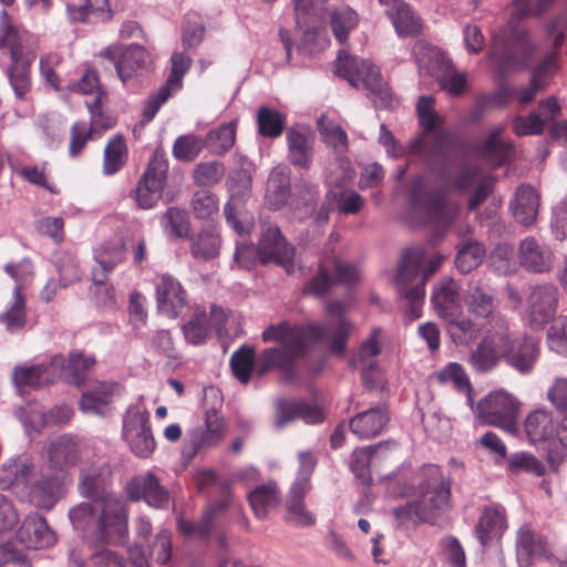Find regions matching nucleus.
I'll return each instance as SVG.
<instances>
[{"mask_svg":"<svg viewBox=\"0 0 567 567\" xmlns=\"http://www.w3.org/2000/svg\"><path fill=\"white\" fill-rule=\"evenodd\" d=\"M112 470L107 464L82 468L79 494L89 501L69 509L73 529L92 548L117 545L127 535L128 513L123 496L111 491Z\"/></svg>","mask_w":567,"mask_h":567,"instance_id":"obj_1","label":"nucleus"},{"mask_svg":"<svg viewBox=\"0 0 567 567\" xmlns=\"http://www.w3.org/2000/svg\"><path fill=\"white\" fill-rule=\"evenodd\" d=\"M555 0H513L512 12L505 27L494 35L489 54L491 64L499 73L523 65L534 52L520 22L543 16Z\"/></svg>","mask_w":567,"mask_h":567,"instance_id":"obj_2","label":"nucleus"},{"mask_svg":"<svg viewBox=\"0 0 567 567\" xmlns=\"http://www.w3.org/2000/svg\"><path fill=\"white\" fill-rule=\"evenodd\" d=\"M0 487L13 492L27 489L30 501L44 509H51L65 495L58 472L37 464L28 454L10 458L0 466Z\"/></svg>","mask_w":567,"mask_h":567,"instance_id":"obj_3","label":"nucleus"},{"mask_svg":"<svg viewBox=\"0 0 567 567\" xmlns=\"http://www.w3.org/2000/svg\"><path fill=\"white\" fill-rule=\"evenodd\" d=\"M264 342H279V347L265 349L260 354L257 374L264 375L270 369H279L286 381L296 378V363L307 352L303 328L282 321L269 326L262 333Z\"/></svg>","mask_w":567,"mask_h":567,"instance_id":"obj_4","label":"nucleus"},{"mask_svg":"<svg viewBox=\"0 0 567 567\" xmlns=\"http://www.w3.org/2000/svg\"><path fill=\"white\" fill-rule=\"evenodd\" d=\"M410 203L412 210L421 217L422 223L434 227L432 243L439 241L445 236L458 213V207L447 202L441 192L429 190L425 178L422 176L416 177L413 182Z\"/></svg>","mask_w":567,"mask_h":567,"instance_id":"obj_5","label":"nucleus"},{"mask_svg":"<svg viewBox=\"0 0 567 567\" xmlns=\"http://www.w3.org/2000/svg\"><path fill=\"white\" fill-rule=\"evenodd\" d=\"M336 74L346 79L353 87H364L379 97L381 106H389L392 96L378 66L368 60L357 59L340 51L336 61Z\"/></svg>","mask_w":567,"mask_h":567,"instance_id":"obj_6","label":"nucleus"},{"mask_svg":"<svg viewBox=\"0 0 567 567\" xmlns=\"http://www.w3.org/2000/svg\"><path fill=\"white\" fill-rule=\"evenodd\" d=\"M416 112L423 133L410 143V153L429 156L441 152L449 143L450 134L443 125V117L434 110V97L421 96Z\"/></svg>","mask_w":567,"mask_h":567,"instance_id":"obj_7","label":"nucleus"},{"mask_svg":"<svg viewBox=\"0 0 567 567\" xmlns=\"http://www.w3.org/2000/svg\"><path fill=\"white\" fill-rule=\"evenodd\" d=\"M419 502L430 520L435 524L439 516L450 505L451 482L446 478L440 466L435 464L424 465L417 474Z\"/></svg>","mask_w":567,"mask_h":567,"instance_id":"obj_8","label":"nucleus"},{"mask_svg":"<svg viewBox=\"0 0 567 567\" xmlns=\"http://www.w3.org/2000/svg\"><path fill=\"white\" fill-rule=\"evenodd\" d=\"M519 401L504 390L488 393L478 401L476 416L482 424L502 429L511 435H518Z\"/></svg>","mask_w":567,"mask_h":567,"instance_id":"obj_9","label":"nucleus"},{"mask_svg":"<svg viewBox=\"0 0 567 567\" xmlns=\"http://www.w3.org/2000/svg\"><path fill=\"white\" fill-rule=\"evenodd\" d=\"M498 343L502 358L520 374H529L539 354L538 340L530 336L512 338L508 323L499 318Z\"/></svg>","mask_w":567,"mask_h":567,"instance_id":"obj_10","label":"nucleus"},{"mask_svg":"<svg viewBox=\"0 0 567 567\" xmlns=\"http://www.w3.org/2000/svg\"><path fill=\"white\" fill-rule=\"evenodd\" d=\"M444 257L440 254H430L422 246H414L403 250L401 260L393 272L394 284H425L435 274Z\"/></svg>","mask_w":567,"mask_h":567,"instance_id":"obj_11","label":"nucleus"},{"mask_svg":"<svg viewBox=\"0 0 567 567\" xmlns=\"http://www.w3.org/2000/svg\"><path fill=\"white\" fill-rule=\"evenodd\" d=\"M122 437L138 458H148L156 449L150 413L142 405H131L123 416Z\"/></svg>","mask_w":567,"mask_h":567,"instance_id":"obj_12","label":"nucleus"},{"mask_svg":"<svg viewBox=\"0 0 567 567\" xmlns=\"http://www.w3.org/2000/svg\"><path fill=\"white\" fill-rule=\"evenodd\" d=\"M296 10V23L303 30L301 48L312 53L317 49L327 45L326 34L319 30L327 10L326 4L329 0H293Z\"/></svg>","mask_w":567,"mask_h":567,"instance_id":"obj_13","label":"nucleus"},{"mask_svg":"<svg viewBox=\"0 0 567 567\" xmlns=\"http://www.w3.org/2000/svg\"><path fill=\"white\" fill-rule=\"evenodd\" d=\"M258 257L261 265H277L288 275L300 269L296 260L295 247L286 240L276 226H268L264 229L258 244Z\"/></svg>","mask_w":567,"mask_h":567,"instance_id":"obj_14","label":"nucleus"},{"mask_svg":"<svg viewBox=\"0 0 567 567\" xmlns=\"http://www.w3.org/2000/svg\"><path fill=\"white\" fill-rule=\"evenodd\" d=\"M225 429L220 413L214 408L206 410L203 422L188 430L185 451L194 456L216 447L225 435Z\"/></svg>","mask_w":567,"mask_h":567,"instance_id":"obj_15","label":"nucleus"},{"mask_svg":"<svg viewBox=\"0 0 567 567\" xmlns=\"http://www.w3.org/2000/svg\"><path fill=\"white\" fill-rule=\"evenodd\" d=\"M128 498L133 502L144 501L156 509H167L171 504V493L162 485L161 480L152 472L132 477L125 486Z\"/></svg>","mask_w":567,"mask_h":567,"instance_id":"obj_16","label":"nucleus"},{"mask_svg":"<svg viewBox=\"0 0 567 567\" xmlns=\"http://www.w3.org/2000/svg\"><path fill=\"white\" fill-rule=\"evenodd\" d=\"M64 363L65 358L62 354H56L45 363L17 365L12 372L13 383L19 389L33 390L48 385L61 377Z\"/></svg>","mask_w":567,"mask_h":567,"instance_id":"obj_17","label":"nucleus"},{"mask_svg":"<svg viewBox=\"0 0 567 567\" xmlns=\"http://www.w3.org/2000/svg\"><path fill=\"white\" fill-rule=\"evenodd\" d=\"M220 498L207 506L198 522H189L183 518L177 519L178 530L186 536L207 538L216 523V519L226 512L231 501L230 483H220Z\"/></svg>","mask_w":567,"mask_h":567,"instance_id":"obj_18","label":"nucleus"},{"mask_svg":"<svg viewBox=\"0 0 567 567\" xmlns=\"http://www.w3.org/2000/svg\"><path fill=\"white\" fill-rule=\"evenodd\" d=\"M80 462V450L73 436L62 434L45 442L42 463L49 470L65 473Z\"/></svg>","mask_w":567,"mask_h":567,"instance_id":"obj_19","label":"nucleus"},{"mask_svg":"<svg viewBox=\"0 0 567 567\" xmlns=\"http://www.w3.org/2000/svg\"><path fill=\"white\" fill-rule=\"evenodd\" d=\"M100 55L114 64L123 83L135 76L144 68L148 58L146 50L138 44L110 45Z\"/></svg>","mask_w":567,"mask_h":567,"instance_id":"obj_20","label":"nucleus"},{"mask_svg":"<svg viewBox=\"0 0 567 567\" xmlns=\"http://www.w3.org/2000/svg\"><path fill=\"white\" fill-rule=\"evenodd\" d=\"M190 66V58L185 53H174L172 55V72L165 85L159 87L156 94L151 96L144 109V121L150 122L154 118L162 104H164L173 92L182 89L183 76Z\"/></svg>","mask_w":567,"mask_h":567,"instance_id":"obj_21","label":"nucleus"},{"mask_svg":"<svg viewBox=\"0 0 567 567\" xmlns=\"http://www.w3.org/2000/svg\"><path fill=\"white\" fill-rule=\"evenodd\" d=\"M311 488L307 477L297 478L287 495L285 520L296 527H311L316 524V516L307 509L305 497Z\"/></svg>","mask_w":567,"mask_h":567,"instance_id":"obj_22","label":"nucleus"},{"mask_svg":"<svg viewBox=\"0 0 567 567\" xmlns=\"http://www.w3.org/2000/svg\"><path fill=\"white\" fill-rule=\"evenodd\" d=\"M167 164L158 158L150 162L136 187V202L143 209L152 208L161 198Z\"/></svg>","mask_w":567,"mask_h":567,"instance_id":"obj_23","label":"nucleus"},{"mask_svg":"<svg viewBox=\"0 0 567 567\" xmlns=\"http://www.w3.org/2000/svg\"><path fill=\"white\" fill-rule=\"evenodd\" d=\"M456 187L462 192L471 193L468 209H476L491 194L493 186L492 175L477 166L465 167L456 178Z\"/></svg>","mask_w":567,"mask_h":567,"instance_id":"obj_24","label":"nucleus"},{"mask_svg":"<svg viewBox=\"0 0 567 567\" xmlns=\"http://www.w3.org/2000/svg\"><path fill=\"white\" fill-rule=\"evenodd\" d=\"M529 321L534 329H540L556 312L557 291L555 286H528Z\"/></svg>","mask_w":567,"mask_h":567,"instance_id":"obj_25","label":"nucleus"},{"mask_svg":"<svg viewBox=\"0 0 567 567\" xmlns=\"http://www.w3.org/2000/svg\"><path fill=\"white\" fill-rule=\"evenodd\" d=\"M498 324L499 318L470 354L468 362L476 373H488L499 363L502 353L498 343Z\"/></svg>","mask_w":567,"mask_h":567,"instance_id":"obj_26","label":"nucleus"},{"mask_svg":"<svg viewBox=\"0 0 567 567\" xmlns=\"http://www.w3.org/2000/svg\"><path fill=\"white\" fill-rule=\"evenodd\" d=\"M18 543L30 549L47 548L55 543V534L38 513L25 516L16 533Z\"/></svg>","mask_w":567,"mask_h":567,"instance_id":"obj_27","label":"nucleus"},{"mask_svg":"<svg viewBox=\"0 0 567 567\" xmlns=\"http://www.w3.org/2000/svg\"><path fill=\"white\" fill-rule=\"evenodd\" d=\"M234 209L233 200L228 202L224 208L227 223L240 237H243V240H238L236 244L234 259L240 268L249 270L259 262L258 246L255 247L251 243L245 239L250 231L251 224L239 220Z\"/></svg>","mask_w":567,"mask_h":567,"instance_id":"obj_28","label":"nucleus"},{"mask_svg":"<svg viewBox=\"0 0 567 567\" xmlns=\"http://www.w3.org/2000/svg\"><path fill=\"white\" fill-rule=\"evenodd\" d=\"M288 158L293 166L308 169L312 164L315 136L307 126L296 125L287 132Z\"/></svg>","mask_w":567,"mask_h":567,"instance_id":"obj_29","label":"nucleus"},{"mask_svg":"<svg viewBox=\"0 0 567 567\" xmlns=\"http://www.w3.org/2000/svg\"><path fill=\"white\" fill-rule=\"evenodd\" d=\"M302 420L307 424H318L323 421V413L319 406L306 401L277 402L276 426L284 429L296 420Z\"/></svg>","mask_w":567,"mask_h":567,"instance_id":"obj_30","label":"nucleus"},{"mask_svg":"<svg viewBox=\"0 0 567 567\" xmlns=\"http://www.w3.org/2000/svg\"><path fill=\"white\" fill-rule=\"evenodd\" d=\"M524 432L530 444L551 446L555 444L557 426L550 412L538 409L526 416Z\"/></svg>","mask_w":567,"mask_h":567,"instance_id":"obj_31","label":"nucleus"},{"mask_svg":"<svg viewBox=\"0 0 567 567\" xmlns=\"http://www.w3.org/2000/svg\"><path fill=\"white\" fill-rule=\"evenodd\" d=\"M389 419V412L384 405L374 406L351 417L349 427L359 439H373L383 432Z\"/></svg>","mask_w":567,"mask_h":567,"instance_id":"obj_32","label":"nucleus"},{"mask_svg":"<svg viewBox=\"0 0 567 567\" xmlns=\"http://www.w3.org/2000/svg\"><path fill=\"white\" fill-rule=\"evenodd\" d=\"M548 544L542 535L530 530L527 525H524L518 529L516 555L520 567H529L537 558H548Z\"/></svg>","mask_w":567,"mask_h":567,"instance_id":"obj_33","label":"nucleus"},{"mask_svg":"<svg viewBox=\"0 0 567 567\" xmlns=\"http://www.w3.org/2000/svg\"><path fill=\"white\" fill-rule=\"evenodd\" d=\"M506 528L504 507L493 504L484 507L475 527V534L480 544L485 547L494 538L501 537Z\"/></svg>","mask_w":567,"mask_h":567,"instance_id":"obj_34","label":"nucleus"},{"mask_svg":"<svg viewBox=\"0 0 567 567\" xmlns=\"http://www.w3.org/2000/svg\"><path fill=\"white\" fill-rule=\"evenodd\" d=\"M539 207V194L530 185H520L517 188L512 209L517 223L530 226L535 223Z\"/></svg>","mask_w":567,"mask_h":567,"instance_id":"obj_35","label":"nucleus"},{"mask_svg":"<svg viewBox=\"0 0 567 567\" xmlns=\"http://www.w3.org/2000/svg\"><path fill=\"white\" fill-rule=\"evenodd\" d=\"M519 259L523 266L535 272L549 270L553 262L551 250L530 237L520 243Z\"/></svg>","mask_w":567,"mask_h":567,"instance_id":"obj_36","label":"nucleus"},{"mask_svg":"<svg viewBox=\"0 0 567 567\" xmlns=\"http://www.w3.org/2000/svg\"><path fill=\"white\" fill-rule=\"evenodd\" d=\"M248 501L255 516L264 519L280 504V493L276 482H268L248 493Z\"/></svg>","mask_w":567,"mask_h":567,"instance_id":"obj_37","label":"nucleus"},{"mask_svg":"<svg viewBox=\"0 0 567 567\" xmlns=\"http://www.w3.org/2000/svg\"><path fill=\"white\" fill-rule=\"evenodd\" d=\"M359 280H361V271L355 265L333 260L331 265H320L313 284H355Z\"/></svg>","mask_w":567,"mask_h":567,"instance_id":"obj_38","label":"nucleus"},{"mask_svg":"<svg viewBox=\"0 0 567 567\" xmlns=\"http://www.w3.org/2000/svg\"><path fill=\"white\" fill-rule=\"evenodd\" d=\"M290 193V168L277 165L270 173L267 183V203L271 209H278L288 199Z\"/></svg>","mask_w":567,"mask_h":567,"instance_id":"obj_39","label":"nucleus"},{"mask_svg":"<svg viewBox=\"0 0 567 567\" xmlns=\"http://www.w3.org/2000/svg\"><path fill=\"white\" fill-rule=\"evenodd\" d=\"M416 61L420 74H427L439 81L452 66L449 58L437 48L430 45L420 47L416 52Z\"/></svg>","mask_w":567,"mask_h":567,"instance_id":"obj_40","label":"nucleus"},{"mask_svg":"<svg viewBox=\"0 0 567 567\" xmlns=\"http://www.w3.org/2000/svg\"><path fill=\"white\" fill-rule=\"evenodd\" d=\"M383 6L400 37L412 35L419 31V19L405 2L402 0H390V4Z\"/></svg>","mask_w":567,"mask_h":567,"instance_id":"obj_41","label":"nucleus"},{"mask_svg":"<svg viewBox=\"0 0 567 567\" xmlns=\"http://www.w3.org/2000/svg\"><path fill=\"white\" fill-rule=\"evenodd\" d=\"M114 384L99 383L92 390L84 392L80 400V410L83 413L105 416L112 402Z\"/></svg>","mask_w":567,"mask_h":567,"instance_id":"obj_42","label":"nucleus"},{"mask_svg":"<svg viewBox=\"0 0 567 567\" xmlns=\"http://www.w3.org/2000/svg\"><path fill=\"white\" fill-rule=\"evenodd\" d=\"M3 49L9 52L11 62H21L30 56L24 54L22 35L4 10L0 13V50Z\"/></svg>","mask_w":567,"mask_h":567,"instance_id":"obj_43","label":"nucleus"},{"mask_svg":"<svg viewBox=\"0 0 567 567\" xmlns=\"http://www.w3.org/2000/svg\"><path fill=\"white\" fill-rule=\"evenodd\" d=\"M220 245L219 231L209 223L192 238L190 252L196 258L213 259L218 256Z\"/></svg>","mask_w":567,"mask_h":567,"instance_id":"obj_44","label":"nucleus"},{"mask_svg":"<svg viewBox=\"0 0 567 567\" xmlns=\"http://www.w3.org/2000/svg\"><path fill=\"white\" fill-rule=\"evenodd\" d=\"M502 132L503 127L493 130L480 147L481 156L494 167L503 165L512 154V145L502 138Z\"/></svg>","mask_w":567,"mask_h":567,"instance_id":"obj_45","label":"nucleus"},{"mask_svg":"<svg viewBox=\"0 0 567 567\" xmlns=\"http://www.w3.org/2000/svg\"><path fill=\"white\" fill-rule=\"evenodd\" d=\"M0 324L9 333H17L27 324L25 298L19 286L13 291L10 305L0 313Z\"/></svg>","mask_w":567,"mask_h":567,"instance_id":"obj_46","label":"nucleus"},{"mask_svg":"<svg viewBox=\"0 0 567 567\" xmlns=\"http://www.w3.org/2000/svg\"><path fill=\"white\" fill-rule=\"evenodd\" d=\"M187 305L183 286H157V308L168 318H176Z\"/></svg>","mask_w":567,"mask_h":567,"instance_id":"obj_47","label":"nucleus"},{"mask_svg":"<svg viewBox=\"0 0 567 567\" xmlns=\"http://www.w3.org/2000/svg\"><path fill=\"white\" fill-rule=\"evenodd\" d=\"M391 515L394 519V526L399 530L415 529L422 523L430 524L425 511L422 509L416 499L394 506L391 509Z\"/></svg>","mask_w":567,"mask_h":567,"instance_id":"obj_48","label":"nucleus"},{"mask_svg":"<svg viewBox=\"0 0 567 567\" xmlns=\"http://www.w3.org/2000/svg\"><path fill=\"white\" fill-rule=\"evenodd\" d=\"M431 300L439 316L445 320L455 317L461 309V298L456 286H436Z\"/></svg>","mask_w":567,"mask_h":567,"instance_id":"obj_49","label":"nucleus"},{"mask_svg":"<svg viewBox=\"0 0 567 567\" xmlns=\"http://www.w3.org/2000/svg\"><path fill=\"white\" fill-rule=\"evenodd\" d=\"M485 256V248L481 243L473 239H464L457 249L455 266L463 274L471 272L478 267Z\"/></svg>","mask_w":567,"mask_h":567,"instance_id":"obj_50","label":"nucleus"},{"mask_svg":"<svg viewBox=\"0 0 567 567\" xmlns=\"http://www.w3.org/2000/svg\"><path fill=\"white\" fill-rule=\"evenodd\" d=\"M436 378L441 384L452 383L457 391L464 392L467 403L473 405V389L468 377L460 363L450 362L437 372Z\"/></svg>","mask_w":567,"mask_h":567,"instance_id":"obj_51","label":"nucleus"},{"mask_svg":"<svg viewBox=\"0 0 567 567\" xmlns=\"http://www.w3.org/2000/svg\"><path fill=\"white\" fill-rule=\"evenodd\" d=\"M318 130L322 141L331 147L336 154L342 155L348 150V136L338 124L322 115L318 120Z\"/></svg>","mask_w":567,"mask_h":567,"instance_id":"obj_52","label":"nucleus"},{"mask_svg":"<svg viewBox=\"0 0 567 567\" xmlns=\"http://www.w3.org/2000/svg\"><path fill=\"white\" fill-rule=\"evenodd\" d=\"M256 361L255 349L244 344L230 357V368L235 378L243 384H247Z\"/></svg>","mask_w":567,"mask_h":567,"instance_id":"obj_53","label":"nucleus"},{"mask_svg":"<svg viewBox=\"0 0 567 567\" xmlns=\"http://www.w3.org/2000/svg\"><path fill=\"white\" fill-rule=\"evenodd\" d=\"M258 132L264 137L276 138L284 132L286 116L281 112L261 106L257 112Z\"/></svg>","mask_w":567,"mask_h":567,"instance_id":"obj_54","label":"nucleus"},{"mask_svg":"<svg viewBox=\"0 0 567 567\" xmlns=\"http://www.w3.org/2000/svg\"><path fill=\"white\" fill-rule=\"evenodd\" d=\"M127 158V147L122 136H114L104 150L103 173L107 176L117 173Z\"/></svg>","mask_w":567,"mask_h":567,"instance_id":"obj_55","label":"nucleus"},{"mask_svg":"<svg viewBox=\"0 0 567 567\" xmlns=\"http://www.w3.org/2000/svg\"><path fill=\"white\" fill-rule=\"evenodd\" d=\"M236 138V124L229 122L208 132L205 141V147L215 154H224L229 151Z\"/></svg>","mask_w":567,"mask_h":567,"instance_id":"obj_56","label":"nucleus"},{"mask_svg":"<svg viewBox=\"0 0 567 567\" xmlns=\"http://www.w3.org/2000/svg\"><path fill=\"white\" fill-rule=\"evenodd\" d=\"M358 23L357 12L348 6L337 8L331 14V28L340 43L347 41L348 34L357 28Z\"/></svg>","mask_w":567,"mask_h":567,"instance_id":"obj_57","label":"nucleus"},{"mask_svg":"<svg viewBox=\"0 0 567 567\" xmlns=\"http://www.w3.org/2000/svg\"><path fill=\"white\" fill-rule=\"evenodd\" d=\"M33 59L32 55L21 62H12L8 69V78L18 99H23L31 90L30 65Z\"/></svg>","mask_w":567,"mask_h":567,"instance_id":"obj_58","label":"nucleus"},{"mask_svg":"<svg viewBox=\"0 0 567 567\" xmlns=\"http://www.w3.org/2000/svg\"><path fill=\"white\" fill-rule=\"evenodd\" d=\"M382 449V444L374 447H365L355 450L352 453L350 467L354 476L363 484L370 485L372 483V475L370 471V463Z\"/></svg>","mask_w":567,"mask_h":567,"instance_id":"obj_59","label":"nucleus"},{"mask_svg":"<svg viewBox=\"0 0 567 567\" xmlns=\"http://www.w3.org/2000/svg\"><path fill=\"white\" fill-rule=\"evenodd\" d=\"M161 225L171 238H183L189 234V219L185 210L171 207L161 218Z\"/></svg>","mask_w":567,"mask_h":567,"instance_id":"obj_60","label":"nucleus"},{"mask_svg":"<svg viewBox=\"0 0 567 567\" xmlns=\"http://www.w3.org/2000/svg\"><path fill=\"white\" fill-rule=\"evenodd\" d=\"M183 333L187 342L198 346L208 339L210 324L205 310L197 309L187 323L183 326Z\"/></svg>","mask_w":567,"mask_h":567,"instance_id":"obj_61","label":"nucleus"},{"mask_svg":"<svg viewBox=\"0 0 567 567\" xmlns=\"http://www.w3.org/2000/svg\"><path fill=\"white\" fill-rule=\"evenodd\" d=\"M124 258L122 246L102 247L96 251L97 268L93 270V284H103L102 275L111 271Z\"/></svg>","mask_w":567,"mask_h":567,"instance_id":"obj_62","label":"nucleus"},{"mask_svg":"<svg viewBox=\"0 0 567 567\" xmlns=\"http://www.w3.org/2000/svg\"><path fill=\"white\" fill-rule=\"evenodd\" d=\"M465 305L471 313L483 318L488 317L494 310L493 297L480 286H470L465 297Z\"/></svg>","mask_w":567,"mask_h":567,"instance_id":"obj_63","label":"nucleus"},{"mask_svg":"<svg viewBox=\"0 0 567 567\" xmlns=\"http://www.w3.org/2000/svg\"><path fill=\"white\" fill-rule=\"evenodd\" d=\"M547 342L550 350L567 357V317H557L547 332Z\"/></svg>","mask_w":567,"mask_h":567,"instance_id":"obj_64","label":"nucleus"}]
</instances>
